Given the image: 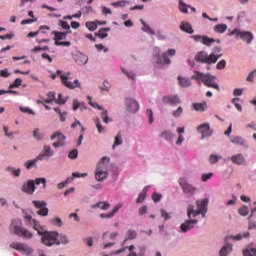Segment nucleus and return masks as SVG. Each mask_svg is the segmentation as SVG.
I'll list each match as a JSON object with an SVG mask.
<instances>
[{"mask_svg":"<svg viewBox=\"0 0 256 256\" xmlns=\"http://www.w3.org/2000/svg\"><path fill=\"white\" fill-rule=\"evenodd\" d=\"M21 191L27 195H33L35 193V180H28L24 183Z\"/></svg>","mask_w":256,"mask_h":256,"instance_id":"nucleus-13","label":"nucleus"},{"mask_svg":"<svg viewBox=\"0 0 256 256\" xmlns=\"http://www.w3.org/2000/svg\"><path fill=\"white\" fill-rule=\"evenodd\" d=\"M162 101L168 105H179L181 103V99H179V96L177 95L164 96Z\"/></svg>","mask_w":256,"mask_h":256,"instance_id":"nucleus-18","label":"nucleus"},{"mask_svg":"<svg viewBox=\"0 0 256 256\" xmlns=\"http://www.w3.org/2000/svg\"><path fill=\"white\" fill-rule=\"evenodd\" d=\"M230 161L234 163L235 165H247V159H245V156L243 154H236L230 157Z\"/></svg>","mask_w":256,"mask_h":256,"instance_id":"nucleus-19","label":"nucleus"},{"mask_svg":"<svg viewBox=\"0 0 256 256\" xmlns=\"http://www.w3.org/2000/svg\"><path fill=\"white\" fill-rule=\"evenodd\" d=\"M86 27L89 31H97V21L86 22Z\"/></svg>","mask_w":256,"mask_h":256,"instance_id":"nucleus-41","label":"nucleus"},{"mask_svg":"<svg viewBox=\"0 0 256 256\" xmlns=\"http://www.w3.org/2000/svg\"><path fill=\"white\" fill-rule=\"evenodd\" d=\"M195 61L197 63H206V65H213L221 59V55L207 54L205 51H200L195 55Z\"/></svg>","mask_w":256,"mask_h":256,"instance_id":"nucleus-7","label":"nucleus"},{"mask_svg":"<svg viewBox=\"0 0 256 256\" xmlns=\"http://www.w3.org/2000/svg\"><path fill=\"white\" fill-rule=\"evenodd\" d=\"M59 25L60 27H62V29H65L66 31H68V33H71V26L67 21L60 20Z\"/></svg>","mask_w":256,"mask_h":256,"instance_id":"nucleus-47","label":"nucleus"},{"mask_svg":"<svg viewBox=\"0 0 256 256\" xmlns=\"http://www.w3.org/2000/svg\"><path fill=\"white\" fill-rule=\"evenodd\" d=\"M33 137L36 141H42L43 137H45V135H43L42 133L39 132V128H36L33 131Z\"/></svg>","mask_w":256,"mask_h":256,"instance_id":"nucleus-45","label":"nucleus"},{"mask_svg":"<svg viewBox=\"0 0 256 256\" xmlns=\"http://www.w3.org/2000/svg\"><path fill=\"white\" fill-rule=\"evenodd\" d=\"M22 113H28L29 115H35V112L27 107H20Z\"/></svg>","mask_w":256,"mask_h":256,"instance_id":"nucleus-62","label":"nucleus"},{"mask_svg":"<svg viewBox=\"0 0 256 256\" xmlns=\"http://www.w3.org/2000/svg\"><path fill=\"white\" fill-rule=\"evenodd\" d=\"M211 177H213V173H207V174H203L201 177V181H203V183L209 181V179H211Z\"/></svg>","mask_w":256,"mask_h":256,"instance_id":"nucleus-61","label":"nucleus"},{"mask_svg":"<svg viewBox=\"0 0 256 256\" xmlns=\"http://www.w3.org/2000/svg\"><path fill=\"white\" fill-rule=\"evenodd\" d=\"M97 207L102 209V211H107V209L111 207V204H109V202H98L97 204L91 206L92 209H97Z\"/></svg>","mask_w":256,"mask_h":256,"instance_id":"nucleus-24","label":"nucleus"},{"mask_svg":"<svg viewBox=\"0 0 256 256\" xmlns=\"http://www.w3.org/2000/svg\"><path fill=\"white\" fill-rule=\"evenodd\" d=\"M249 235V232H244L243 234H237L236 236H227L225 238V242L227 243L229 239H234V241H241V239H247Z\"/></svg>","mask_w":256,"mask_h":256,"instance_id":"nucleus-22","label":"nucleus"},{"mask_svg":"<svg viewBox=\"0 0 256 256\" xmlns=\"http://www.w3.org/2000/svg\"><path fill=\"white\" fill-rule=\"evenodd\" d=\"M231 143H234V145H245V139L240 136H234L231 138Z\"/></svg>","mask_w":256,"mask_h":256,"instance_id":"nucleus-35","label":"nucleus"},{"mask_svg":"<svg viewBox=\"0 0 256 256\" xmlns=\"http://www.w3.org/2000/svg\"><path fill=\"white\" fill-rule=\"evenodd\" d=\"M10 247L11 249L19 251L23 255H31V253H33V249L29 247V245L23 244L21 242H13L10 244Z\"/></svg>","mask_w":256,"mask_h":256,"instance_id":"nucleus-9","label":"nucleus"},{"mask_svg":"<svg viewBox=\"0 0 256 256\" xmlns=\"http://www.w3.org/2000/svg\"><path fill=\"white\" fill-rule=\"evenodd\" d=\"M69 75H71V72H67V75H65L61 70H57L55 74L51 75V79L55 80L57 77H60L62 85L67 87V89H77V87H81L79 80L76 79L73 82L69 81Z\"/></svg>","mask_w":256,"mask_h":256,"instance_id":"nucleus-5","label":"nucleus"},{"mask_svg":"<svg viewBox=\"0 0 256 256\" xmlns=\"http://www.w3.org/2000/svg\"><path fill=\"white\" fill-rule=\"evenodd\" d=\"M189 5H187L185 2H183V0L179 1V10L181 11V13L187 14L189 13Z\"/></svg>","mask_w":256,"mask_h":256,"instance_id":"nucleus-33","label":"nucleus"},{"mask_svg":"<svg viewBox=\"0 0 256 256\" xmlns=\"http://www.w3.org/2000/svg\"><path fill=\"white\" fill-rule=\"evenodd\" d=\"M37 161H40V160L37 159V157H36L33 160L26 161V163L24 165L26 166V169H33V167H37Z\"/></svg>","mask_w":256,"mask_h":256,"instance_id":"nucleus-36","label":"nucleus"},{"mask_svg":"<svg viewBox=\"0 0 256 256\" xmlns=\"http://www.w3.org/2000/svg\"><path fill=\"white\" fill-rule=\"evenodd\" d=\"M215 33H225L227 31V24H218L214 26Z\"/></svg>","mask_w":256,"mask_h":256,"instance_id":"nucleus-34","label":"nucleus"},{"mask_svg":"<svg viewBox=\"0 0 256 256\" xmlns=\"http://www.w3.org/2000/svg\"><path fill=\"white\" fill-rule=\"evenodd\" d=\"M160 137L166 141H171V139H173V133H171L169 130H165L160 134Z\"/></svg>","mask_w":256,"mask_h":256,"instance_id":"nucleus-37","label":"nucleus"},{"mask_svg":"<svg viewBox=\"0 0 256 256\" xmlns=\"http://www.w3.org/2000/svg\"><path fill=\"white\" fill-rule=\"evenodd\" d=\"M173 117L179 118L183 115V107L179 106L176 110L172 112Z\"/></svg>","mask_w":256,"mask_h":256,"instance_id":"nucleus-52","label":"nucleus"},{"mask_svg":"<svg viewBox=\"0 0 256 256\" xmlns=\"http://www.w3.org/2000/svg\"><path fill=\"white\" fill-rule=\"evenodd\" d=\"M230 35H236V37H240L242 41H246V43H251L253 41V33L249 31L241 32V30L235 29Z\"/></svg>","mask_w":256,"mask_h":256,"instance_id":"nucleus-10","label":"nucleus"},{"mask_svg":"<svg viewBox=\"0 0 256 256\" xmlns=\"http://www.w3.org/2000/svg\"><path fill=\"white\" fill-rule=\"evenodd\" d=\"M111 5L112 7H127V5H129V1L121 0L118 2H112Z\"/></svg>","mask_w":256,"mask_h":256,"instance_id":"nucleus-42","label":"nucleus"},{"mask_svg":"<svg viewBox=\"0 0 256 256\" xmlns=\"http://www.w3.org/2000/svg\"><path fill=\"white\" fill-rule=\"evenodd\" d=\"M77 109H80L81 111H85L87 109L85 107L84 102H79L77 99L73 100V111H77Z\"/></svg>","mask_w":256,"mask_h":256,"instance_id":"nucleus-28","label":"nucleus"},{"mask_svg":"<svg viewBox=\"0 0 256 256\" xmlns=\"http://www.w3.org/2000/svg\"><path fill=\"white\" fill-rule=\"evenodd\" d=\"M202 43L203 45H206L207 47L213 45L215 43V39L209 38L208 36L202 37Z\"/></svg>","mask_w":256,"mask_h":256,"instance_id":"nucleus-40","label":"nucleus"},{"mask_svg":"<svg viewBox=\"0 0 256 256\" xmlns=\"http://www.w3.org/2000/svg\"><path fill=\"white\" fill-rule=\"evenodd\" d=\"M107 31H111V28H101L98 32L95 33V37H99L100 39H105L109 37Z\"/></svg>","mask_w":256,"mask_h":256,"instance_id":"nucleus-26","label":"nucleus"},{"mask_svg":"<svg viewBox=\"0 0 256 256\" xmlns=\"http://www.w3.org/2000/svg\"><path fill=\"white\" fill-rule=\"evenodd\" d=\"M55 103H57V105H65L67 100L63 99V94H58V98L55 100Z\"/></svg>","mask_w":256,"mask_h":256,"instance_id":"nucleus-56","label":"nucleus"},{"mask_svg":"<svg viewBox=\"0 0 256 256\" xmlns=\"http://www.w3.org/2000/svg\"><path fill=\"white\" fill-rule=\"evenodd\" d=\"M145 197H147V188H144L142 192L139 194L138 199L136 200L137 203H143L145 201Z\"/></svg>","mask_w":256,"mask_h":256,"instance_id":"nucleus-44","label":"nucleus"},{"mask_svg":"<svg viewBox=\"0 0 256 256\" xmlns=\"http://www.w3.org/2000/svg\"><path fill=\"white\" fill-rule=\"evenodd\" d=\"M133 239H137V232L135 230H128L126 233V238L123 242V245L127 243V241H133Z\"/></svg>","mask_w":256,"mask_h":256,"instance_id":"nucleus-23","label":"nucleus"},{"mask_svg":"<svg viewBox=\"0 0 256 256\" xmlns=\"http://www.w3.org/2000/svg\"><path fill=\"white\" fill-rule=\"evenodd\" d=\"M243 256H256V248L244 249Z\"/></svg>","mask_w":256,"mask_h":256,"instance_id":"nucleus-49","label":"nucleus"},{"mask_svg":"<svg viewBox=\"0 0 256 256\" xmlns=\"http://www.w3.org/2000/svg\"><path fill=\"white\" fill-rule=\"evenodd\" d=\"M53 155H55V152L51 150V146L45 145L43 151L37 156V159L44 161V159H49V157H53Z\"/></svg>","mask_w":256,"mask_h":256,"instance_id":"nucleus-15","label":"nucleus"},{"mask_svg":"<svg viewBox=\"0 0 256 256\" xmlns=\"http://www.w3.org/2000/svg\"><path fill=\"white\" fill-rule=\"evenodd\" d=\"M195 111H206L207 110V102H202V103H194L192 105Z\"/></svg>","mask_w":256,"mask_h":256,"instance_id":"nucleus-31","label":"nucleus"},{"mask_svg":"<svg viewBox=\"0 0 256 256\" xmlns=\"http://www.w3.org/2000/svg\"><path fill=\"white\" fill-rule=\"evenodd\" d=\"M140 22L143 25L142 31H144V33H148V35H155V30L151 29V27L147 25L143 19H140Z\"/></svg>","mask_w":256,"mask_h":256,"instance_id":"nucleus-27","label":"nucleus"},{"mask_svg":"<svg viewBox=\"0 0 256 256\" xmlns=\"http://www.w3.org/2000/svg\"><path fill=\"white\" fill-rule=\"evenodd\" d=\"M208 205H209V199L205 198V199L196 201L197 210H195L194 205L188 206L187 217L189 219L181 224L180 229L182 233H187V231H191V229H194L195 225L199 223V220L191 219V217H199V215H202V217H205V215H207Z\"/></svg>","mask_w":256,"mask_h":256,"instance_id":"nucleus-1","label":"nucleus"},{"mask_svg":"<svg viewBox=\"0 0 256 256\" xmlns=\"http://www.w3.org/2000/svg\"><path fill=\"white\" fill-rule=\"evenodd\" d=\"M50 139L52 141H54V139H57L56 142L52 143V147H55V149L59 148V147H63V145H65V135H63V133L61 132H56L54 134L51 135Z\"/></svg>","mask_w":256,"mask_h":256,"instance_id":"nucleus-11","label":"nucleus"},{"mask_svg":"<svg viewBox=\"0 0 256 256\" xmlns=\"http://www.w3.org/2000/svg\"><path fill=\"white\" fill-rule=\"evenodd\" d=\"M9 231L12 235H16L22 239H33V233L27 228L23 227V221H21L19 218L12 220Z\"/></svg>","mask_w":256,"mask_h":256,"instance_id":"nucleus-4","label":"nucleus"},{"mask_svg":"<svg viewBox=\"0 0 256 256\" xmlns=\"http://www.w3.org/2000/svg\"><path fill=\"white\" fill-rule=\"evenodd\" d=\"M180 29H181V31H184L185 33H189L190 35H192V33H194L193 27H191V24H189L187 22H182L180 24Z\"/></svg>","mask_w":256,"mask_h":256,"instance_id":"nucleus-25","label":"nucleus"},{"mask_svg":"<svg viewBox=\"0 0 256 256\" xmlns=\"http://www.w3.org/2000/svg\"><path fill=\"white\" fill-rule=\"evenodd\" d=\"M55 45L58 47H71V42L70 41H57L55 42Z\"/></svg>","mask_w":256,"mask_h":256,"instance_id":"nucleus-53","label":"nucleus"},{"mask_svg":"<svg viewBox=\"0 0 256 256\" xmlns=\"http://www.w3.org/2000/svg\"><path fill=\"white\" fill-rule=\"evenodd\" d=\"M160 213H161V217H163L164 221H169V219H171V216L165 209H161Z\"/></svg>","mask_w":256,"mask_h":256,"instance_id":"nucleus-58","label":"nucleus"},{"mask_svg":"<svg viewBox=\"0 0 256 256\" xmlns=\"http://www.w3.org/2000/svg\"><path fill=\"white\" fill-rule=\"evenodd\" d=\"M25 224L28 227H33L34 231H37L38 235L42 236V243L47 247L52 245H59V233L57 232H47L45 228L41 226L39 221L33 219V216L28 213L24 214Z\"/></svg>","mask_w":256,"mask_h":256,"instance_id":"nucleus-2","label":"nucleus"},{"mask_svg":"<svg viewBox=\"0 0 256 256\" xmlns=\"http://www.w3.org/2000/svg\"><path fill=\"white\" fill-rule=\"evenodd\" d=\"M96 127L98 130V133H105V128L101 125V120L99 118H95Z\"/></svg>","mask_w":256,"mask_h":256,"instance_id":"nucleus-50","label":"nucleus"},{"mask_svg":"<svg viewBox=\"0 0 256 256\" xmlns=\"http://www.w3.org/2000/svg\"><path fill=\"white\" fill-rule=\"evenodd\" d=\"M231 251H233V245L226 242V244L221 248L219 255L228 256Z\"/></svg>","mask_w":256,"mask_h":256,"instance_id":"nucleus-21","label":"nucleus"},{"mask_svg":"<svg viewBox=\"0 0 256 256\" xmlns=\"http://www.w3.org/2000/svg\"><path fill=\"white\" fill-rule=\"evenodd\" d=\"M192 81H198V83H203L206 87L216 89L219 91V84H217V78L209 73H203L201 71L195 70L191 76Z\"/></svg>","mask_w":256,"mask_h":256,"instance_id":"nucleus-3","label":"nucleus"},{"mask_svg":"<svg viewBox=\"0 0 256 256\" xmlns=\"http://www.w3.org/2000/svg\"><path fill=\"white\" fill-rule=\"evenodd\" d=\"M52 225H55V227H63V220L59 217H55L49 220Z\"/></svg>","mask_w":256,"mask_h":256,"instance_id":"nucleus-38","label":"nucleus"},{"mask_svg":"<svg viewBox=\"0 0 256 256\" xmlns=\"http://www.w3.org/2000/svg\"><path fill=\"white\" fill-rule=\"evenodd\" d=\"M178 81L181 87H191V80H189L188 78L179 76Z\"/></svg>","mask_w":256,"mask_h":256,"instance_id":"nucleus-32","label":"nucleus"},{"mask_svg":"<svg viewBox=\"0 0 256 256\" xmlns=\"http://www.w3.org/2000/svg\"><path fill=\"white\" fill-rule=\"evenodd\" d=\"M7 171L12 172L14 177H19V175H21V169H15L13 167H8Z\"/></svg>","mask_w":256,"mask_h":256,"instance_id":"nucleus-54","label":"nucleus"},{"mask_svg":"<svg viewBox=\"0 0 256 256\" xmlns=\"http://www.w3.org/2000/svg\"><path fill=\"white\" fill-rule=\"evenodd\" d=\"M32 203L34 207H36V209H39L36 212L37 215H39L40 217H47V215H49V208H47V202L34 200Z\"/></svg>","mask_w":256,"mask_h":256,"instance_id":"nucleus-8","label":"nucleus"},{"mask_svg":"<svg viewBox=\"0 0 256 256\" xmlns=\"http://www.w3.org/2000/svg\"><path fill=\"white\" fill-rule=\"evenodd\" d=\"M87 99L89 101V105H91V107H97V109H99V111H103L102 106H99V104H97V102H93L91 101V96H87Z\"/></svg>","mask_w":256,"mask_h":256,"instance_id":"nucleus-55","label":"nucleus"},{"mask_svg":"<svg viewBox=\"0 0 256 256\" xmlns=\"http://www.w3.org/2000/svg\"><path fill=\"white\" fill-rule=\"evenodd\" d=\"M126 107L127 111H129L130 113H137V111H139V102L133 98H127Z\"/></svg>","mask_w":256,"mask_h":256,"instance_id":"nucleus-14","label":"nucleus"},{"mask_svg":"<svg viewBox=\"0 0 256 256\" xmlns=\"http://www.w3.org/2000/svg\"><path fill=\"white\" fill-rule=\"evenodd\" d=\"M152 199H153L154 203H159V201H161V194H159V193H154V194L152 195Z\"/></svg>","mask_w":256,"mask_h":256,"instance_id":"nucleus-64","label":"nucleus"},{"mask_svg":"<svg viewBox=\"0 0 256 256\" xmlns=\"http://www.w3.org/2000/svg\"><path fill=\"white\" fill-rule=\"evenodd\" d=\"M43 29H46L47 31H49V26H41L40 29L36 32H30L28 33L27 37L31 38V37H37V35H39V33H41V31H43Z\"/></svg>","mask_w":256,"mask_h":256,"instance_id":"nucleus-39","label":"nucleus"},{"mask_svg":"<svg viewBox=\"0 0 256 256\" xmlns=\"http://www.w3.org/2000/svg\"><path fill=\"white\" fill-rule=\"evenodd\" d=\"M79 155V151L77 149H73L72 151L69 152L68 157L69 159H77Z\"/></svg>","mask_w":256,"mask_h":256,"instance_id":"nucleus-57","label":"nucleus"},{"mask_svg":"<svg viewBox=\"0 0 256 256\" xmlns=\"http://www.w3.org/2000/svg\"><path fill=\"white\" fill-rule=\"evenodd\" d=\"M53 35H54V41L55 43H57V41H63L67 39V35H69V31H66V32L54 31Z\"/></svg>","mask_w":256,"mask_h":256,"instance_id":"nucleus-20","label":"nucleus"},{"mask_svg":"<svg viewBox=\"0 0 256 256\" xmlns=\"http://www.w3.org/2000/svg\"><path fill=\"white\" fill-rule=\"evenodd\" d=\"M23 80L21 78H16L14 83L10 84L9 89H15V87H21Z\"/></svg>","mask_w":256,"mask_h":256,"instance_id":"nucleus-51","label":"nucleus"},{"mask_svg":"<svg viewBox=\"0 0 256 256\" xmlns=\"http://www.w3.org/2000/svg\"><path fill=\"white\" fill-rule=\"evenodd\" d=\"M118 145H123V136L121 134V131L118 132L117 135L115 136L112 149H115V147H118Z\"/></svg>","mask_w":256,"mask_h":256,"instance_id":"nucleus-30","label":"nucleus"},{"mask_svg":"<svg viewBox=\"0 0 256 256\" xmlns=\"http://www.w3.org/2000/svg\"><path fill=\"white\" fill-rule=\"evenodd\" d=\"M109 161H110L109 157L104 156L101 159V161L98 162L96 172H95L96 181H105V179L109 177V173L107 172Z\"/></svg>","mask_w":256,"mask_h":256,"instance_id":"nucleus-6","label":"nucleus"},{"mask_svg":"<svg viewBox=\"0 0 256 256\" xmlns=\"http://www.w3.org/2000/svg\"><path fill=\"white\" fill-rule=\"evenodd\" d=\"M180 186L183 189V193H185L189 197H193V195H195V192L197 191V188L189 183L180 182Z\"/></svg>","mask_w":256,"mask_h":256,"instance_id":"nucleus-16","label":"nucleus"},{"mask_svg":"<svg viewBox=\"0 0 256 256\" xmlns=\"http://www.w3.org/2000/svg\"><path fill=\"white\" fill-rule=\"evenodd\" d=\"M171 59L167 56V52L162 53L157 57L156 65L157 67H163V65H170Z\"/></svg>","mask_w":256,"mask_h":256,"instance_id":"nucleus-17","label":"nucleus"},{"mask_svg":"<svg viewBox=\"0 0 256 256\" xmlns=\"http://www.w3.org/2000/svg\"><path fill=\"white\" fill-rule=\"evenodd\" d=\"M88 61L89 57L85 54H80L76 59V63L78 65H87Z\"/></svg>","mask_w":256,"mask_h":256,"instance_id":"nucleus-29","label":"nucleus"},{"mask_svg":"<svg viewBox=\"0 0 256 256\" xmlns=\"http://www.w3.org/2000/svg\"><path fill=\"white\" fill-rule=\"evenodd\" d=\"M238 213L242 217H247V215H249V207L243 206V207L239 208Z\"/></svg>","mask_w":256,"mask_h":256,"instance_id":"nucleus-46","label":"nucleus"},{"mask_svg":"<svg viewBox=\"0 0 256 256\" xmlns=\"http://www.w3.org/2000/svg\"><path fill=\"white\" fill-rule=\"evenodd\" d=\"M101 117L103 119L104 123H111L113 121L111 118H109V112L107 110H103L101 113Z\"/></svg>","mask_w":256,"mask_h":256,"instance_id":"nucleus-43","label":"nucleus"},{"mask_svg":"<svg viewBox=\"0 0 256 256\" xmlns=\"http://www.w3.org/2000/svg\"><path fill=\"white\" fill-rule=\"evenodd\" d=\"M232 103L235 105L238 111H243V107L241 106V104H239V98L232 99Z\"/></svg>","mask_w":256,"mask_h":256,"instance_id":"nucleus-59","label":"nucleus"},{"mask_svg":"<svg viewBox=\"0 0 256 256\" xmlns=\"http://www.w3.org/2000/svg\"><path fill=\"white\" fill-rule=\"evenodd\" d=\"M40 183H42L43 189H46V187H47V179L46 178H36L34 180V185H39Z\"/></svg>","mask_w":256,"mask_h":256,"instance_id":"nucleus-48","label":"nucleus"},{"mask_svg":"<svg viewBox=\"0 0 256 256\" xmlns=\"http://www.w3.org/2000/svg\"><path fill=\"white\" fill-rule=\"evenodd\" d=\"M227 66V61L225 60H220L217 65H216V69H225V67Z\"/></svg>","mask_w":256,"mask_h":256,"instance_id":"nucleus-60","label":"nucleus"},{"mask_svg":"<svg viewBox=\"0 0 256 256\" xmlns=\"http://www.w3.org/2000/svg\"><path fill=\"white\" fill-rule=\"evenodd\" d=\"M146 115H147L148 118H149V123H150V124L153 123V121H154V118H153V110H151V109L146 110Z\"/></svg>","mask_w":256,"mask_h":256,"instance_id":"nucleus-63","label":"nucleus"},{"mask_svg":"<svg viewBox=\"0 0 256 256\" xmlns=\"http://www.w3.org/2000/svg\"><path fill=\"white\" fill-rule=\"evenodd\" d=\"M197 131L198 133H201L202 139H205V137H211V135H213V130H211L209 123L201 124L198 126Z\"/></svg>","mask_w":256,"mask_h":256,"instance_id":"nucleus-12","label":"nucleus"}]
</instances>
